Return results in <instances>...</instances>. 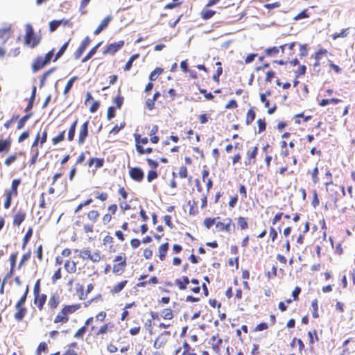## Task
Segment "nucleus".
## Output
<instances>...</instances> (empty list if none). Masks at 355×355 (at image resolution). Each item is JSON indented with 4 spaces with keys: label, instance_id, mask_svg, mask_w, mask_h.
Returning <instances> with one entry per match:
<instances>
[{
    "label": "nucleus",
    "instance_id": "27",
    "mask_svg": "<svg viewBox=\"0 0 355 355\" xmlns=\"http://www.w3.org/2000/svg\"><path fill=\"white\" fill-rule=\"evenodd\" d=\"M206 183V187H207V193H202L201 195L200 201H201V208L205 209L207 206V194L209 191V190L213 187V181L211 179H207L205 182Z\"/></svg>",
    "mask_w": 355,
    "mask_h": 355
},
{
    "label": "nucleus",
    "instance_id": "39",
    "mask_svg": "<svg viewBox=\"0 0 355 355\" xmlns=\"http://www.w3.org/2000/svg\"><path fill=\"white\" fill-rule=\"evenodd\" d=\"M183 351L180 355H198L195 349L192 348L190 344L184 340L182 343Z\"/></svg>",
    "mask_w": 355,
    "mask_h": 355
},
{
    "label": "nucleus",
    "instance_id": "51",
    "mask_svg": "<svg viewBox=\"0 0 355 355\" xmlns=\"http://www.w3.org/2000/svg\"><path fill=\"white\" fill-rule=\"evenodd\" d=\"M342 102V100L337 98H331L329 99H322L320 102L319 103V105L321 107H325L329 104H338Z\"/></svg>",
    "mask_w": 355,
    "mask_h": 355
},
{
    "label": "nucleus",
    "instance_id": "38",
    "mask_svg": "<svg viewBox=\"0 0 355 355\" xmlns=\"http://www.w3.org/2000/svg\"><path fill=\"white\" fill-rule=\"evenodd\" d=\"M11 138L8 137L6 139H0V153H8L11 146Z\"/></svg>",
    "mask_w": 355,
    "mask_h": 355
},
{
    "label": "nucleus",
    "instance_id": "40",
    "mask_svg": "<svg viewBox=\"0 0 355 355\" xmlns=\"http://www.w3.org/2000/svg\"><path fill=\"white\" fill-rule=\"evenodd\" d=\"M78 119H76L70 125L67 132V140L71 142L73 141L75 137L76 128Z\"/></svg>",
    "mask_w": 355,
    "mask_h": 355
},
{
    "label": "nucleus",
    "instance_id": "33",
    "mask_svg": "<svg viewBox=\"0 0 355 355\" xmlns=\"http://www.w3.org/2000/svg\"><path fill=\"white\" fill-rule=\"evenodd\" d=\"M134 138L135 141V148L143 147L144 145L147 144L150 141V139H148V137H143L139 134H134Z\"/></svg>",
    "mask_w": 355,
    "mask_h": 355
},
{
    "label": "nucleus",
    "instance_id": "36",
    "mask_svg": "<svg viewBox=\"0 0 355 355\" xmlns=\"http://www.w3.org/2000/svg\"><path fill=\"white\" fill-rule=\"evenodd\" d=\"M159 131V127L157 125H153L148 135L150 137V141L152 144H156L159 141V137L157 135Z\"/></svg>",
    "mask_w": 355,
    "mask_h": 355
},
{
    "label": "nucleus",
    "instance_id": "55",
    "mask_svg": "<svg viewBox=\"0 0 355 355\" xmlns=\"http://www.w3.org/2000/svg\"><path fill=\"white\" fill-rule=\"evenodd\" d=\"M279 51H281V48H279V46H273L266 49L264 53L266 56L275 57L279 54Z\"/></svg>",
    "mask_w": 355,
    "mask_h": 355
},
{
    "label": "nucleus",
    "instance_id": "43",
    "mask_svg": "<svg viewBox=\"0 0 355 355\" xmlns=\"http://www.w3.org/2000/svg\"><path fill=\"white\" fill-rule=\"evenodd\" d=\"M93 195L96 200L103 202H106L109 198V194L107 192L101 191L99 190L94 191Z\"/></svg>",
    "mask_w": 355,
    "mask_h": 355
},
{
    "label": "nucleus",
    "instance_id": "23",
    "mask_svg": "<svg viewBox=\"0 0 355 355\" xmlns=\"http://www.w3.org/2000/svg\"><path fill=\"white\" fill-rule=\"evenodd\" d=\"M209 344L211 345V349L214 352L219 354L223 344V339L218 334L214 335L210 338Z\"/></svg>",
    "mask_w": 355,
    "mask_h": 355
},
{
    "label": "nucleus",
    "instance_id": "16",
    "mask_svg": "<svg viewBox=\"0 0 355 355\" xmlns=\"http://www.w3.org/2000/svg\"><path fill=\"white\" fill-rule=\"evenodd\" d=\"M148 275H141L139 277V282L137 284V286L140 288H145L148 286H155L159 283V279L156 276L151 277L148 280H144L147 278Z\"/></svg>",
    "mask_w": 355,
    "mask_h": 355
},
{
    "label": "nucleus",
    "instance_id": "54",
    "mask_svg": "<svg viewBox=\"0 0 355 355\" xmlns=\"http://www.w3.org/2000/svg\"><path fill=\"white\" fill-rule=\"evenodd\" d=\"M33 228L31 227H30L28 230L26 231L24 238H23V241H22V245H21V248L23 250L25 249V248L26 247L27 244L28 243V242L30 241L32 236H33Z\"/></svg>",
    "mask_w": 355,
    "mask_h": 355
},
{
    "label": "nucleus",
    "instance_id": "48",
    "mask_svg": "<svg viewBox=\"0 0 355 355\" xmlns=\"http://www.w3.org/2000/svg\"><path fill=\"white\" fill-rule=\"evenodd\" d=\"M33 112H28L26 114L24 115L22 117H21L17 121V129L21 130V128H23L27 121L33 116Z\"/></svg>",
    "mask_w": 355,
    "mask_h": 355
},
{
    "label": "nucleus",
    "instance_id": "9",
    "mask_svg": "<svg viewBox=\"0 0 355 355\" xmlns=\"http://www.w3.org/2000/svg\"><path fill=\"white\" fill-rule=\"evenodd\" d=\"M54 51L55 49H52L44 57L42 55L37 56L32 64V70L36 72L48 64L53 60Z\"/></svg>",
    "mask_w": 355,
    "mask_h": 355
},
{
    "label": "nucleus",
    "instance_id": "29",
    "mask_svg": "<svg viewBox=\"0 0 355 355\" xmlns=\"http://www.w3.org/2000/svg\"><path fill=\"white\" fill-rule=\"evenodd\" d=\"M300 230L301 232L297 236L296 242L298 245H301L304 244V234L307 233L309 230V223L308 221H306L302 229L300 228Z\"/></svg>",
    "mask_w": 355,
    "mask_h": 355
},
{
    "label": "nucleus",
    "instance_id": "49",
    "mask_svg": "<svg viewBox=\"0 0 355 355\" xmlns=\"http://www.w3.org/2000/svg\"><path fill=\"white\" fill-rule=\"evenodd\" d=\"M216 65L217 66V69L215 73L212 76V79L214 82L218 84L220 82V76L222 75L223 69L220 62H216Z\"/></svg>",
    "mask_w": 355,
    "mask_h": 355
},
{
    "label": "nucleus",
    "instance_id": "46",
    "mask_svg": "<svg viewBox=\"0 0 355 355\" xmlns=\"http://www.w3.org/2000/svg\"><path fill=\"white\" fill-rule=\"evenodd\" d=\"M113 103L115 105L114 107L116 109H121L123 102H124V98L121 95L120 89L118 90L117 95L113 98Z\"/></svg>",
    "mask_w": 355,
    "mask_h": 355
},
{
    "label": "nucleus",
    "instance_id": "14",
    "mask_svg": "<svg viewBox=\"0 0 355 355\" xmlns=\"http://www.w3.org/2000/svg\"><path fill=\"white\" fill-rule=\"evenodd\" d=\"M89 136V121H85L80 127L78 133L77 143L79 146L83 145Z\"/></svg>",
    "mask_w": 355,
    "mask_h": 355
},
{
    "label": "nucleus",
    "instance_id": "34",
    "mask_svg": "<svg viewBox=\"0 0 355 355\" xmlns=\"http://www.w3.org/2000/svg\"><path fill=\"white\" fill-rule=\"evenodd\" d=\"M187 205L189 207V214L191 216H196L199 213L198 201L196 199L190 200L187 202Z\"/></svg>",
    "mask_w": 355,
    "mask_h": 355
},
{
    "label": "nucleus",
    "instance_id": "62",
    "mask_svg": "<svg viewBox=\"0 0 355 355\" xmlns=\"http://www.w3.org/2000/svg\"><path fill=\"white\" fill-rule=\"evenodd\" d=\"M139 57V53H135V54L132 55L130 56V58H129V60H128V62H126V64H125V66L123 67V70L125 71H130V69L132 68L134 61L135 60H137Z\"/></svg>",
    "mask_w": 355,
    "mask_h": 355
},
{
    "label": "nucleus",
    "instance_id": "50",
    "mask_svg": "<svg viewBox=\"0 0 355 355\" xmlns=\"http://www.w3.org/2000/svg\"><path fill=\"white\" fill-rule=\"evenodd\" d=\"M161 317L163 320H171L174 318L173 310L171 308H166L162 310Z\"/></svg>",
    "mask_w": 355,
    "mask_h": 355
},
{
    "label": "nucleus",
    "instance_id": "31",
    "mask_svg": "<svg viewBox=\"0 0 355 355\" xmlns=\"http://www.w3.org/2000/svg\"><path fill=\"white\" fill-rule=\"evenodd\" d=\"M75 291L76 295L80 300H85L87 299V293H85V287L82 284L77 282L75 284Z\"/></svg>",
    "mask_w": 355,
    "mask_h": 355
},
{
    "label": "nucleus",
    "instance_id": "45",
    "mask_svg": "<svg viewBox=\"0 0 355 355\" xmlns=\"http://www.w3.org/2000/svg\"><path fill=\"white\" fill-rule=\"evenodd\" d=\"M24 155V153L19 152V153H15L14 154H12L8 156L4 161L5 165L7 166H10L12 164H13L17 160L18 157H19L21 155Z\"/></svg>",
    "mask_w": 355,
    "mask_h": 355
},
{
    "label": "nucleus",
    "instance_id": "17",
    "mask_svg": "<svg viewBox=\"0 0 355 355\" xmlns=\"http://www.w3.org/2000/svg\"><path fill=\"white\" fill-rule=\"evenodd\" d=\"M33 303L39 311L44 309V305L47 300V295L45 293H38L33 294Z\"/></svg>",
    "mask_w": 355,
    "mask_h": 355
},
{
    "label": "nucleus",
    "instance_id": "18",
    "mask_svg": "<svg viewBox=\"0 0 355 355\" xmlns=\"http://www.w3.org/2000/svg\"><path fill=\"white\" fill-rule=\"evenodd\" d=\"M61 297L57 292L51 293L49 297L47 306L51 311H54L61 303Z\"/></svg>",
    "mask_w": 355,
    "mask_h": 355
},
{
    "label": "nucleus",
    "instance_id": "12",
    "mask_svg": "<svg viewBox=\"0 0 355 355\" xmlns=\"http://www.w3.org/2000/svg\"><path fill=\"white\" fill-rule=\"evenodd\" d=\"M117 205L115 203L111 204L107 207V212L101 218V222L103 225H108L111 223L113 216L117 211Z\"/></svg>",
    "mask_w": 355,
    "mask_h": 355
},
{
    "label": "nucleus",
    "instance_id": "42",
    "mask_svg": "<svg viewBox=\"0 0 355 355\" xmlns=\"http://www.w3.org/2000/svg\"><path fill=\"white\" fill-rule=\"evenodd\" d=\"M5 196L6 198L4 200L3 207L6 209H8L10 208L12 204V198H15L17 196L15 194L11 193L10 191H8L7 189L5 191Z\"/></svg>",
    "mask_w": 355,
    "mask_h": 355
},
{
    "label": "nucleus",
    "instance_id": "60",
    "mask_svg": "<svg viewBox=\"0 0 355 355\" xmlns=\"http://www.w3.org/2000/svg\"><path fill=\"white\" fill-rule=\"evenodd\" d=\"M220 218L219 216L215 218H205L203 220V225L207 230H209L214 225H216V220Z\"/></svg>",
    "mask_w": 355,
    "mask_h": 355
},
{
    "label": "nucleus",
    "instance_id": "3",
    "mask_svg": "<svg viewBox=\"0 0 355 355\" xmlns=\"http://www.w3.org/2000/svg\"><path fill=\"white\" fill-rule=\"evenodd\" d=\"M174 284L180 291L188 290L195 294H198L200 291V282L196 278L189 279L187 276H182L175 279Z\"/></svg>",
    "mask_w": 355,
    "mask_h": 355
},
{
    "label": "nucleus",
    "instance_id": "2",
    "mask_svg": "<svg viewBox=\"0 0 355 355\" xmlns=\"http://www.w3.org/2000/svg\"><path fill=\"white\" fill-rule=\"evenodd\" d=\"M107 317V313L105 311L98 312L94 317H89L85 322L84 325L80 327L75 333L74 338L80 340H83L85 333L87 331V328L89 326V330L92 333L94 331L95 325L94 324V320L97 322H104Z\"/></svg>",
    "mask_w": 355,
    "mask_h": 355
},
{
    "label": "nucleus",
    "instance_id": "6",
    "mask_svg": "<svg viewBox=\"0 0 355 355\" xmlns=\"http://www.w3.org/2000/svg\"><path fill=\"white\" fill-rule=\"evenodd\" d=\"M112 273L115 276H121L125 271L127 267V257L125 253L116 255L112 260Z\"/></svg>",
    "mask_w": 355,
    "mask_h": 355
},
{
    "label": "nucleus",
    "instance_id": "24",
    "mask_svg": "<svg viewBox=\"0 0 355 355\" xmlns=\"http://www.w3.org/2000/svg\"><path fill=\"white\" fill-rule=\"evenodd\" d=\"M258 154V146L253 147L252 150H248L246 153V160L245 162V166L254 165L257 162V156Z\"/></svg>",
    "mask_w": 355,
    "mask_h": 355
},
{
    "label": "nucleus",
    "instance_id": "26",
    "mask_svg": "<svg viewBox=\"0 0 355 355\" xmlns=\"http://www.w3.org/2000/svg\"><path fill=\"white\" fill-rule=\"evenodd\" d=\"M16 312L14 314V318L16 321L21 322L27 313V308L26 306H19L15 304Z\"/></svg>",
    "mask_w": 355,
    "mask_h": 355
},
{
    "label": "nucleus",
    "instance_id": "19",
    "mask_svg": "<svg viewBox=\"0 0 355 355\" xmlns=\"http://www.w3.org/2000/svg\"><path fill=\"white\" fill-rule=\"evenodd\" d=\"M130 178L137 182H141L144 178V173L139 167H129Z\"/></svg>",
    "mask_w": 355,
    "mask_h": 355
},
{
    "label": "nucleus",
    "instance_id": "21",
    "mask_svg": "<svg viewBox=\"0 0 355 355\" xmlns=\"http://www.w3.org/2000/svg\"><path fill=\"white\" fill-rule=\"evenodd\" d=\"M91 43V39L89 36L85 37L81 42L80 46L73 53L75 59H79L86 49L88 47L89 44Z\"/></svg>",
    "mask_w": 355,
    "mask_h": 355
},
{
    "label": "nucleus",
    "instance_id": "32",
    "mask_svg": "<svg viewBox=\"0 0 355 355\" xmlns=\"http://www.w3.org/2000/svg\"><path fill=\"white\" fill-rule=\"evenodd\" d=\"M112 19V17L109 15V16H107L106 17H105L102 21L100 23V24L98 26V27L96 28V29L94 31V34L95 35H98L102 31H103L104 29H105L110 21Z\"/></svg>",
    "mask_w": 355,
    "mask_h": 355
},
{
    "label": "nucleus",
    "instance_id": "13",
    "mask_svg": "<svg viewBox=\"0 0 355 355\" xmlns=\"http://www.w3.org/2000/svg\"><path fill=\"white\" fill-rule=\"evenodd\" d=\"M26 211L23 208L15 210L12 214V225L19 227L26 218Z\"/></svg>",
    "mask_w": 355,
    "mask_h": 355
},
{
    "label": "nucleus",
    "instance_id": "58",
    "mask_svg": "<svg viewBox=\"0 0 355 355\" xmlns=\"http://www.w3.org/2000/svg\"><path fill=\"white\" fill-rule=\"evenodd\" d=\"M65 139V130H63L62 131L60 132L58 135L53 137L51 139L52 144L55 146L58 144L64 141Z\"/></svg>",
    "mask_w": 355,
    "mask_h": 355
},
{
    "label": "nucleus",
    "instance_id": "57",
    "mask_svg": "<svg viewBox=\"0 0 355 355\" xmlns=\"http://www.w3.org/2000/svg\"><path fill=\"white\" fill-rule=\"evenodd\" d=\"M21 180L19 178L14 179L12 180L11 182V187L10 189H7L8 191H10L11 193L15 194L16 196H18V187L19 184H21Z\"/></svg>",
    "mask_w": 355,
    "mask_h": 355
},
{
    "label": "nucleus",
    "instance_id": "63",
    "mask_svg": "<svg viewBox=\"0 0 355 355\" xmlns=\"http://www.w3.org/2000/svg\"><path fill=\"white\" fill-rule=\"evenodd\" d=\"M237 225L241 230L248 228V218L239 216L237 218Z\"/></svg>",
    "mask_w": 355,
    "mask_h": 355
},
{
    "label": "nucleus",
    "instance_id": "8",
    "mask_svg": "<svg viewBox=\"0 0 355 355\" xmlns=\"http://www.w3.org/2000/svg\"><path fill=\"white\" fill-rule=\"evenodd\" d=\"M296 42H293L288 44H284L279 46L281 48L282 55L284 57L279 60H275V62L279 65H286L288 63L291 58L295 54L294 47Z\"/></svg>",
    "mask_w": 355,
    "mask_h": 355
},
{
    "label": "nucleus",
    "instance_id": "22",
    "mask_svg": "<svg viewBox=\"0 0 355 355\" xmlns=\"http://www.w3.org/2000/svg\"><path fill=\"white\" fill-rule=\"evenodd\" d=\"M124 41L120 40L116 42L109 44L103 51V54L114 55L124 46Z\"/></svg>",
    "mask_w": 355,
    "mask_h": 355
},
{
    "label": "nucleus",
    "instance_id": "47",
    "mask_svg": "<svg viewBox=\"0 0 355 355\" xmlns=\"http://www.w3.org/2000/svg\"><path fill=\"white\" fill-rule=\"evenodd\" d=\"M102 42H98L96 45H95L87 53V55L82 59L81 62L83 63L86 62L89 59H91L94 55L97 52L98 49L101 45Z\"/></svg>",
    "mask_w": 355,
    "mask_h": 355
},
{
    "label": "nucleus",
    "instance_id": "59",
    "mask_svg": "<svg viewBox=\"0 0 355 355\" xmlns=\"http://www.w3.org/2000/svg\"><path fill=\"white\" fill-rule=\"evenodd\" d=\"M164 72V69L161 67H156L150 73L149 76V80L153 82L156 80L158 77L162 74Z\"/></svg>",
    "mask_w": 355,
    "mask_h": 355
},
{
    "label": "nucleus",
    "instance_id": "64",
    "mask_svg": "<svg viewBox=\"0 0 355 355\" xmlns=\"http://www.w3.org/2000/svg\"><path fill=\"white\" fill-rule=\"evenodd\" d=\"M311 308H312V316L313 318H319L318 313V300L317 299H314L311 302Z\"/></svg>",
    "mask_w": 355,
    "mask_h": 355
},
{
    "label": "nucleus",
    "instance_id": "53",
    "mask_svg": "<svg viewBox=\"0 0 355 355\" xmlns=\"http://www.w3.org/2000/svg\"><path fill=\"white\" fill-rule=\"evenodd\" d=\"M309 173L310 174V175L311 177V180H312L313 184H318L320 182L318 167L316 166L311 171H309Z\"/></svg>",
    "mask_w": 355,
    "mask_h": 355
},
{
    "label": "nucleus",
    "instance_id": "10",
    "mask_svg": "<svg viewBox=\"0 0 355 355\" xmlns=\"http://www.w3.org/2000/svg\"><path fill=\"white\" fill-rule=\"evenodd\" d=\"M173 337V334L169 330H164L159 333L154 340L153 347L155 349L164 348Z\"/></svg>",
    "mask_w": 355,
    "mask_h": 355
},
{
    "label": "nucleus",
    "instance_id": "25",
    "mask_svg": "<svg viewBox=\"0 0 355 355\" xmlns=\"http://www.w3.org/2000/svg\"><path fill=\"white\" fill-rule=\"evenodd\" d=\"M128 284V281L127 279H123L116 283L110 288V293L113 295L119 294L126 287Z\"/></svg>",
    "mask_w": 355,
    "mask_h": 355
},
{
    "label": "nucleus",
    "instance_id": "44",
    "mask_svg": "<svg viewBox=\"0 0 355 355\" xmlns=\"http://www.w3.org/2000/svg\"><path fill=\"white\" fill-rule=\"evenodd\" d=\"M255 117H256V112H255L254 107L249 108L247 112L246 116H245V124L247 125H250L255 119Z\"/></svg>",
    "mask_w": 355,
    "mask_h": 355
},
{
    "label": "nucleus",
    "instance_id": "15",
    "mask_svg": "<svg viewBox=\"0 0 355 355\" xmlns=\"http://www.w3.org/2000/svg\"><path fill=\"white\" fill-rule=\"evenodd\" d=\"M14 30L11 24H6L0 28V42L4 44L13 36Z\"/></svg>",
    "mask_w": 355,
    "mask_h": 355
},
{
    "label": "nucleus",
    "instance_id": "7",
    "mask_svg": "<svg viewBox=\"0 0 355 355\" xmlns=\"http://www.w3.org/2000/svg\"><path fill=\"white\" fill-rule=\"evenodd\" d=\"M117 327L112 322L104 323L98 329L95 327L94 331H92L93 336L95 338L101 340L106 339L108 335H111L116 331Z\"/></svg>",
    "mask_w": 355,
    "mask_h": 355
},
{
    "label": "nucleus",
    "instance_id": "28",
    "mask_svg": "<svg viewBox=\"0 0 355 355\" xmlns=\"http://www.w3.org/2000/svg\"><path fill=\"white\" fill-rule=\"evenodd\" d=\"M260 101L263 103L264 107L268 108L267 113L268 114H272L277 110V104H274L272 107L270 106V101L266 97V94H260Z\"/></svg>",
    "mask_w": 355,
    "mask_h": 355
},
{
    "label": "nucleus",
    "instance_id": "20",
    "mask_svg": "<svg viewBox=\"0 0 355 355\" xmlns=\"http://www.w3.org/2000/svg\"><path fill=\"white\" fill-rule=\"evenodd\" d=\"M275 164L277 166L281 165V166L277 171V173H279L281 176H282V177H284L286 175L291 176V175H294L295 173L293 170H291V171L288 170V166L286 164V162L284 163L283 161L281 162V161L278 160L277 159V157H275Z\"/></svg>",
    "mask_w": 355,
    "mask_h": 355
},
{
    "label": "nucleus",
    "instance_id": "37",
    "mask_svg": "<svg viewBox=\"0 0 355 355\" xmlns=\"http://www.w3.org/2000/svg\"><path fill=\"white\" fill-rule=\"evenodd\" d=\"M105 160L103 158L92 157L88 162V166L92 167L93 165L97 169L103 166Z\"/></svg>",
    "mask_w": 355,
    "mask_h": 355
},
{
    "label": "nucleus",
    "instance_id": "52",
    "mask_svg": "<svg viewBox=\"0 0 355 355\" xmlns=\"http://www.w3.org/2000/svg\"><path fill=\"white\" fill-rule=\"evenodd\" d=\"M78 79L77 76H73L71 77L68 82L67 83V85L64 87V91H63V95L67 98L68 97L69 92L71 89L74 82Z\"/></svg>",
    "mask_w": 355,
    "mask_h": 355
},
{
    "label": "nucleus",
    "instance_id": "30",
    "mask_svg": "<svg viewBox=\"0 0 355 355\" xmlns=\"http://www.w3.org/2000/svg\"><path fill=\"white\" fill-rule=\"evenodd\" d=\"M64 268L68 273H76L77 271V263L73 260L69 259L65 261Z\"/></svg>",
    "mask_w": 355,
    "mask_h": 355
},
{
    "label": "nucleus",
    "instance_id": "5",
    "mask_svg": "<svg viewBox=\"0 0 355 355\" xmlns=\"http://www.w3.org/2000/svg\"><path fill=\"white\" fill-rule=\"evenodd\" d=\"M42 40V36L37 35L31 24H27L25 26V35L24 36V44L31 49L37 46Z\"/></svg>",
    "mask_w": 355,
    "mask_h": 355
},
{
    "label": "nucleus",
    "instance_id": "1",
    "mask_svg": "<svg viewBox=\"0 0 355 355\" xmlns=\"http://www.w3.org/2000/svg\"><path fill=\"white\" fill-rule=\"evenodd\" d=\"M81 307L80 303L63 304L60 311L56 313L53 319V323L60 325L68 323L70 315L76 313Z\"/></svg>",
    "mask_w": 355,
    "mask_h": 355
},
{
    "label": "nucleus",
    "instance_id": "11",
    "mask_svg": "<svg viewBox=\"0 0 355 355\" xmlns=\"http://www.w3.org/2000/svg\"><path fill=\"white\" fill-rule=\"evenodd\" d=\"M216 230L217 232H225L232 233L235 231V224L231 218H226L223 221L217 220L216 222Z\"/></svg>",
    "mask_w": 355,
    "mask_h": 355
},
{
    "label": "nucleus",
    "instance_id": "61",
    "mask_svg": "<svg viewBox=\"0 0 355 355\" xmlns=\"http://www.w3.org/2000/svg\"><path fill=\"white\" fill-rule=\"evenodd\" d=\"M307 334L309 337V345H313L315 342H318L319 340L317 330L313 329V331H309Z\"/></svg>",
    "mask_w": 355,
    "mask_h": 355
},
{
    "label": "nucleus",
    "instance_id": "56",
    "mask_svg": "<svg viewBox=\"0 0 355 355\" xmlns=\"http://www.w3.org/2000/svg\"><path fill=\"white\" fill-rule=\"evenodd\" d=\"M215 14V10L208 9L206 6L200 12L201 17L205 20L211 19Z\"/></svg>",
    "mask_w": 355,
    "mask_h": 355
},
{
    "label": "nucleus",
    "instance_id": "35",
    "mask_svg": "<svg viewBox=\"0 0 355 355\" xmlns=\"http://www.w3.org/2000/svg\"><path fill=\"white\" fill-rule=\"evenodd\" d=\"M169 243L166 242L161 245H159L158 248V257L160 261H164L166 257L167 252L168 250Z\"/></svg>",
    "mask_w": 355,
    "mask_h": 355
},
{
    "label": "nucleus",
    "instance_id": "4",
    "mask_svg": "<svg viewBox=\"0 0 355 355\" xmlns=\"http://www.w3.org/2000/svg\"><path fill=\"white\" fill-rule=\"evenodd\" d=\"M86 217L88 223H83L80 220L76 221V225L78 226H83V232L86 234H92L94 232V224L97 223L100 218V212L97 209H90L86 213Z\"/></svg>",
    "mask_w": 355,
    "mask_h": 355
},
{
    "label": "nucleus",
    "instance_id": "41",
    "mask_svg": "<svg viewBox=\"0 0 355 355\" xmlns=\"http://www.w3.org/2000/svg\"><path fill=\"white\" fill-rule=\"evenodd\" d=\"M70 41H71V39H69L68 41H67L65 43H64L62 44V46L60 48L59 51L53 55V62L57 61L60 58H61L64 55V52L66 51L67 49L68 48Z\"/></svg>",
    "mask_w": 355,
    "mask_h": 355
}]
</instances>
